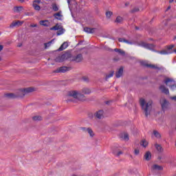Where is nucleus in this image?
I'll list each match as a JSON object with an SVG mask.
<instances>
[{
	"mask_svg": "<svg viewBox=\"0 0 176 176\" xmlns=\"http://www.w3.org/2000/svg\"><path fill=\"white\" fill-rule=\"evenodd\" d=\"M134 153L136 156H138V155H140V149L135 148L134 151Z\"/></svg>",
	"mask_w": 176,
	"mask_h": 176,
	"instance_id": "nucleus-44",
	"label": "nucleus"
},
{
	"mask_svg": "<svg viewBox=\"0 0 176 176\" xmlns=\"http://www.w3.org/2000/svg\"><path fill=\"white\" fill-rule=\"evenodd\" d=\"M123 75V67H120L118 71L116 73V77L117 78H120Z\"/></svg>",
	"mask_w": 176,
	"mask_h": 176,
	"instance_id": "nucleus-22",
	"label": "nucleus"
},
{
	"mask_svg": "<svg viewBox=\"0 0 176 176\" xmlns=\"http://www.w3.org/2000/svg\"><path fill=\"white\" fill-rule=\"evenodd\" d=\"M67 102H77V101H85L86 97L80 91L72 90L67 92L66 96Z\"/></svg>",
	"mask_w": 176,
	"mask_h": 176,
	"instance_id": "nucleus-1",
	"label": "nucleus"
},
{
	"mask_svg": "<svg viewBox=\"0 0 176 176\" xmlns=\"http://www.w3.org/2000/svg\"><path fill=\"white\" fill-rule=\"evenodd\" d=\"M41 0H34V1H33V3L39 4V3H41Z\"/></svg>",
	"mask_w": 176,
	"mask_h": 176,
	"instance_id": "nucleus-48",
	"label": "nucleus"
},
{
	"mask_svg": "<svg viewBox=\"0 0 176 176\" xmlns=\"http://www.w3.org/2000/svg\"><path fill=\"white\" fill-rule=\"evenodd\" d=\"M112 14H113L112 12L108 11V12H106V17L107 19H111V16H112Z\"/></svg>",
	"mask_w": 176,
	"mask_h": 176,
	"instance_id": "nucleus-41",
	"label": "nucleus"
},
{
	"mask_svg": "<svg viewBox=\"0 0 176 176\" xmlns=\"http://www.w3.org/2000/svg\"><path fill=\"white\" fill-rule=\"evenodd\" d=\"M174 47V45H169L166 47L167 50H164L162 51L158 52L160 54H171L173 53V48Z\"/></svg>",
	"mask_w": 176,
	"mask_h": 176,
	"instance_id": "nucleus-7",
	"label": "nucleus"
},
{
	"mask_svg": "<svg viewBox=\"0 0 176 176\" xmlns=\"http://www.w3.org/2000/svg\"><path fill=\"white\" fill-rule=\"evenodd\" d=\"M95 116L97 119H102V118H104V110H99L96 111Z\"/></svg>",
	"mask_w": 176,
	"mask_h": 176,
	"instance_id": "nucleus-13",
	"label": "nucleus"
},
{
	"mask_svg": "<svg viewBox=\"0 0 176 176\" xmlns=\"http://www.w3.org/2000/svg\"><path fill=\"white\" fill-rule=\"evenodd\" d=\"M140 45L143 47H145V49H148L149 50H153L155 49V45L153 44H148L144 42H142Z\"/></svg>",
	"mask_w": 176,
	"mask_h": 176,
	"instance_id": "nucleus-11",
	"label": "nucleus"
},
{
	"mask_svg": "<svg viewBox=\"0 0 176 176\" xmlns=\"http://www.w3.org/2000/svg\"><path fill=\"white\" fill-rule=\"evenodd\" d=\"M111 151H112V153H113V155H115V151L118 152V151H120V149L118 146H114L111 148Z\"/></svg>",
	"mask_w": 176,
	"mask_h": 176,
	"instance_id": "nucleus-37",
	"label": "nucleus"
},
{
	"mask_svg": "<svg viewBox=\"0 0 176 176\" xmlns=\"http://www.w3.org/2000/svg\"><path fill=\"white\" fill-rule=\"evenodd\" d=\"M44 45H45V49H47V47H49L50 46V45H52V41L45 43Z\"/></svg>",
	"mask_w": 176,
	"mask_h": 176,
	"instance_id": "nucleus-43",
	"label": "nucleus"
},
{
	"mask_svg": "<svg viewBox=\"0 0 176 176\" xmlns=\"http://www.w3.org/2000/svg\"><path fill=\"white\" fill-rule=\"evenodd\" d=\"M155 146L158 152H160V153L163 152L164 149H163V147H162V145L155 144Z\"/></svg>",
	"mask_w": 176,
	"mask_h": 176,
	"instance_id": "nucleus-29",
	"label": "nucleus"
},
{
	"mask_svg": "<svg viewBox=\"0 0 176 176\" xmlns=\"http://www.w3.org/2000/svg\"><path fill=\"white\" fill-rule=\"evenodd\" d=\"M173 2H174V0H170V1H169V3H173Z\"/></svg>",
	"mask_w": 176,
	"mask_h": 176,
	"instance_id": "nucleus-55",
	"label": "nucleus"
},
{
	"mask_svg": "<svg viewBox=\"0 0 176 176\" xmlns=\"http://www.w3.org/2000/svg\"><path fill=\"white\" fill-rule=\"evenodd\" d=\"M119 42H124V43H127L128 45H131L133 43L129 40H126L125 38H118Z\"/></svg>",
	"mask_w": 176,
	"mask_h": 176,
	"instance_id": "nucleus-27",
	"label": "nucleus"
},
{
	"mask_svg": "<svg viewBox=\"0 0 176 176\" xmlns=\"http://www.w3.org/2000/svg\"><path fill=\"white\" fill-rule=\"evenodd\" d=\"M54 17L56 19V20H62V17H63V12L62 11H59L55 14H54Z\"/></svg>",
	"mask_w": 176,
	"mask_h": 176,
	"instance_id": "nucleus-17",
	"label": "nucleus"
},
{
	"mask_svg": "<svg viewBox=\"0 0 176 176\" xmlns=\"http://www.w3.org/2000/svg\"><path fill=\"white\" fill-rule=\"evenodd\" d=\"M170 7H168V9H170Z\"/></svg>",
	"mask_w": 176,
	"mask_h": 176,
	"instance_id": "nucleus-62",
	"label": "nucleus"
},
{
	"mask_svg": "<svg viewBox=\"0 0 176 176\" xmlns=\"http://www.w3.org/2000/svg\"><path fill=\"white\" fill-rule=\"evenodd\" d=\"M114 60H115L116 61H119V60H120V58L116 59V58H115Z\"/></svg>",
	"mask_w": 176,
	"mask_h": 176,
	"instance_id": "nucleus-57",
	"label": "nucleus"
},
{
	"mask_svg": "<svg viewBox=\"0 0 176 176\" xmlns=\"http://www.w3.org/2000/svg\"><path fill=\"white\" fill-rule=\"evenodd\" d=\"M82 93L83 94H90V93H91V91L89 88H84L82 89Z\"/></svg>",
	"mask_w": 176,
	"mask_h": 176,
	"instance_id": "nucleus-32",
	"label": "nucleus"
},
{
	"mask_svg": "<svg viewBox=\"0 0 176 176\" xmlns=\"http://www.w3.org/2000/svg\"><path fill=\"white\" fill-rule=\"evenodd\" d=\"M13 10L15 13H20V12H23V10H24V7L15 6V7H14Z\"/></svg>",
	"mask_w": 176,
	"mask_h": 176,
	"instance_id": "nucleus-21",
	"label": "nucleus"
},
{
	"mask_svg": "<svg viewBox=\"0 0 176 176\" xmlns=\"http://www.w3.org/2000/svg\"><path fill=\"white\" fill-rule=\"evenodd\" d=\"M24 24V21H14L10 25V28H14V27H21Z\"/></svg>",
	"mask_w": 176,
	"mask_h": 176,
	"instance_id": "nucleus-9",
	"label": "nucleus"
},
{
	"mask_svg": "<svg viewBox=\"0 0 176 176\" xmlns=\"http://www.w3.org/2000/svg\"><path fill=\"white\" fill-rule=\"evenodd\" d=\"M160 102L164 112L170 109V102L166 98H161Z\"/></svg>",
	"mask_w": 176,
	"mask_h": 176,
	"instance_id": "nucleus-6",
	"label": "nucleus"
},
{
	"mask_svg": "<svg viewBox=\"0 0 176 176\" xmlns=\"http://www.w3.org/2000/svg\"><path fill=\"white\" fill-rule=\"evenodd\" d=\"M81 129L82 131H84V133H87V131H89V128L86 127H81Z\"/></svg>",
	"mask_w": 176,
	"mask_h": 176,
	"instance_id": "nucleus-45",
	"label": "nucleus"
},
{
	"mask_svg": "<svg viewBox=\"0 0 176 176\" xmlns=\"http://www.w3.org/2000/svg\"><path fill=\"white\" fill-rule=\"evenodd\" d=\"M170 100H173L174 101H176V96L170 97Z\"/></svg>",
	"mask_w": 176,
	"mask_h": 176,
	"instance_id": "nucleus-52",
	"label": "nucleus"
},
{
	"mask_svg": "<svg viewBox=\"0 0 176 176\" xmlns=\"http://www.w3.org/2000/svg\"><path fill=\"white\" fill-rule=\"evenodd\" d=\"M140 104L146 118L150 116L151 112H152V104H153V101L151 99L140 98Z\"/></svg>",
	"mask_w": 176,
	"mask_h": 176,
	"instance_id": "nucleus-2",
	"label": "nucleus"
},
{
	"mask_svg": "<svg viewBox=\"0 0 176 176\" xmlns=\"http://www.w3.org/2000/svg\"><path fill=\"white\" fill-rule=\"evenodd\" d=\"M61 25H59L58 24H56L55 26H53L50 28V31H57L58 30H60V28Z\"/></svg>",
	"mask_w": 176,
	"mask_h": 176,
	"instance_id": "nucleus-34",
	"label": "nucleus"
},
{
	"mask_svg": "<svg viewBox=\"0 0 176 176\" xmlns=\"http://www.w3.org/2000/svg\"><path fill=\"white\" fill-rule=\"evenodd\" d=\"M68 47V43L64 42L60 47L58 48V52H63V50L67 49Z\"/></svg>",
	"mask_w": 176,
	"mask_h": 176,
	"instance_id": "nucleus-23",
	"label": "nucleus"
},
{
	"mask_svg": "<svg viewBox=\"0 0 176 176\" xmlns=\"http://www.w3.org/2000/svg\"><path fill=\"white\" fill-rule=\"evenodd\" d=\"M32 91H35V88L34 87H28L19 89L16 94L17 97H24L25 94H28V93H32Z\"/></svg>",
	"mask_w": 176,
	"mask_h": 176,
	"instance_id": "nucleus-3",
	"label": "nucleus"
},
{
	"mask_svg": "<svg viewBox=\"0 0 176 176\" xmlns=\"http://www.w3.org/2000/svg\"><path fill=\"white\" fill-rule=\"evenodd\" d=\"M0 61H2V58L0 56Z\"/></svg>",
	"mask_w": 176,
	"mask_h": 176,
	"instance_id": "nucleus-59",
	"label": "nucleus"
},
{
	"mask_svg": "<svg viewBox=\"0 0 176 176\" xmlns=\"http://www.w3.org/2000/svg\"><path fill=\"white\" fill-rule=\"evenodd\" d=\"M84 31L87 34H94V32H97V28H85Z\"/></svg>",
	"mask_w": 176,
	"mask_h": 176,
	"instance_id": "nucleus-12",
	"label": "nucleus"
},
{
	"mask_svg": "<svg viewBox=\"0 0 176 176\" xmlns=\"http://www.w3.org/2000/svg\"><path fill=\"white\" fill-rule=\"evenodd\" d=\"M88 134H89L90 137H94V132L93 131V129L91 128H88L87 131Z\"/></svg>",
	"mask_w": 176,
	"mask_h": 176,
	"instance_id": "nucleus-38",
	"label": "nucleus"
},
{
	"mask_svg": "<svg viewBox=\"0 0 176 176\" xmlns=\"http://www.w3.org/2000/svg\"><path fill=\"white\" fill-rule=\"evenodd\" d=\"M71 61H75L76 63H80V61H83V55L82 54H79L76 56H71Z\"/></svg>",
	"mask_w": 176,
	"mask_h": 176,
	"instance_id": "nucleus-8",
	"label": "nucleus"
},
{
	"mask_svg": "<svg viewBox=\"0 0 176 176\" xmlns=\"http://www.w3.org/2000/svg\"><path fill=\"white\" fill-rule=\"evenodd\" d=\"M19 2H21V3H24V1L25 0H18Z\"/></svg>",
	"mask_w": 176,
	"mask_h": 176,
	"instance_id": "nucleus-53",
	"label": "nucleus"
},
{
	"mask_svg": "<svg viewBox=\"0 0 176 176\" xmlns=\"http://www.w3.org/2000/svg\"><path fill=\"white\" fill-rule=\"evenodd\" d=\"M164 83L168 87H170V90H176V83L175 80L171 78L166 77L165 79L164 80Z\"/></svg>",
	"mask_w": 176,
	"mask_h": 176,
	"instance_id": "nucleus-4",
	"label": "nucleus"
},
{
	"mask_svg": "<svg viewBox=\"0 0 176 176\" xmlns=\"http://www.w3.org/2000/svg\"><path fill=\"white\" fill-rule=\"evenodd\" d=\"M140 145H142V146H144V148H146L148 146V142H146V140H142Z\"/></svg>",
	"mask_w": 176,
	"mask_h": 176,
	"instance_id": "nucleus-36",
	"label": "nucleus"
},
{
	"mask_svg": "<svg viewBox=\"0 0 176 176\" xmlns=\"http://www.w3.org/2000/svg\"><path fill=\"white\" fill-rule=\"evenodd\" d=\"M135 29H136V30H138V27H135Z\"/></svg>",
	"mask_w": 176,
	"mask_h": 176,
	"instance_id": "nucleus-61",
	"label": "nucleus"
},
{
	"mask_svg": "<svg viewBox=\"0 0 176 176\" xmlns=\"http://www.w3.org/2000/svg\"><path fill=\"white\" fill-rule=\"evenodd\" d=\"M144 159L147 162H149V160L152 159V154L149 151L146 152V153L144 154Z\"/></svg>",
	"mask_w": 176,
	"mask_h": 176,
	"instance_id": "nucleus-24",
	"label": "nucleus"
},
{
	"mask_svg": "<svg viewBox=\"0 0 176 176\" xmlns=\"http://www.w3.org/2000/svg\"><path fill=\"white\" fill-rule=\"evenodd\" d=\"M114 52H116V53H118V54H120V56H122V57H124V56H126V52H124V50L122 49L115 48Z\"/></svg>",
	"mask_w": 176,
	"mask_h": 176,
	"instance_id": "nucleus-16",
	"label": "nucleus"
},
{
	"mask_svg": "<svg viewBox=\"0 0 176 176\" xmlns=\"http://www.w3.org/2000/svg\"><path fill=\"white\" fill-rule=\"evenodd\" d=\"M114 155L115 156H117L118 157H119L120 155H123V152L120 150H118V151H114Z\"/></svg>",
	"mask_w": 176,
	"mask_h": 176,
	"instance_id": "nucleus-39",
	"label": "nucleus"
},
{
	"mask_svg": "<svg viewBox=\"0 0 176 176\" xmlns=\"http://www.w3.org/2000/svg\"><path fill=\"white\" fill-rule=\"evenodd\" d=\"M122 21H123V18L122 16H117L115 21L116 23H122Z\"/></svg>",
	"mask_w": 176,
	"mask_h": 176,
	"instance_id": "nucleus-40",
	"label": "nucleus"
},
{
	"mask_svg": "<svg viewBox=\"0 0 176 176\" xmlns=\"http://www.w3.org/2000/svg\"><path fill=\"white\" fill-rule=\"evenodd\" d=\"M175 3H176V0H175Z\"/></svg>",
	"mask_w": 176,
	"mask_h": 176,
	"instance_id": "nucleus-63",
	"label": "nucleus"
},
{
	"mask_svg": "<svg viewBox=\"0 0 176 176\" xmlns=\"http://www.w3.org/2000/svg\"><path fill=\"white\" fill-rule=\"evenodd\" d=\"M67 71H71V67H61L58 68L56 70H55V72L56 74H58L60 72L64 74L65 72H67Z\"/></svg>",
	"mask_w": 176,
	"mask_h": 176,
	"instance_id": "nucleus-10",
	"label": "nucleus"
},
{
	"mask_svg": "<svg viewBox=\"0 0 176 176\" xmlns=\"http://www.w3.org/2000/svg\"><path fill=\"white\" fill-rule=\"evenodd\" d=\"M25 16H34V12H25Z\"/></svg>",
	"mask_w": 176,
	"mask_h": 176,
	"instance_id": "nucleus-47",
	"label": "nucleus"
},
{
	"mask_svg": "<svg viewBox=\"0 0 176 176\" xmlns=\"http://www.w3.org/2000/svg\"><path fill=\"white\" fill-rule=\"evenodd\" d=\"M160 90L162 91V93H164V94H170V91L168 90V88L166 87V86L164 85H162L160 87Z\"/></svg>",
	"mask_w": 176,
	"mask_h": 176,
	"instance_id": "nucleus-14",
	"label": "nucleus"
},
{
	"mask_svg": "<svg viewBox=\"0 0 176 176\" xmlns=\"http://www.w3.org/2000/svg\"><path fill=\"white\" fill-rule=\"evenodd\" d=\"M6 97H8V98H17V95L16 94H6Z\"/></svg>",
	"mask_w": 176,
	"mask_h": 176,
	"instance_id": "nucleus-31",
	"label": "nucleus"
},
{
	"mask_svg": "<svg viewBox=\"0 0 176 176\" xmlns=\"http://www.w3.org/2000/svg\"><path fill=\"white\" fill-rule=\"evenodd\" d=\"M139 133H140L139 130L135 129L133 132V135H138Z\"/></svg>",
	"mask_w": 176,
	"mask_h": 176,
	"instance_id": "nucleus-46",
	"label": "nucleus"
},
{
	"mask_svg": "<svg viewBox=\"0 0 176 176\" xmlns=\"http://www.w3.org/2000/svg\"><path fill=\"white\" fill-rule=\"evenodd\" d=\"M32 120H34V122H41L42 117L40 116H34L32 117Z\"/></svg>",
	"mask_w": 176,
	"mask_h": 176,
	"instance_id": "nucleus-28",
	"label": "nucleus"
},
{
	"mask_svg": "<svg viewBox=\"0 0 176 176\" xmlns=\"http://www.w3.org/2000/svg\"><path fill=\"white\" fill-rule=\"evenodd\" d=\"M52 10H54V12H58L60 7L58 6L57 4H56V3H54L52 4Z\"/></svg>",
	"mask_w": 176,
	"mask_h": 176,
	"instance_id": "nucleus-26",
	"label": "nucleus"
},
{
	"mask_svg": "<svg viewBox=\"0 0 176 176\" xmlns=\"http://www.w3.org/2000/svg\"><path fill=\"white\" fill-rule=\"evenodd\" d=\"M21 45H22L21 44H19V45H18V47H21Z\"/></svg>",
	"mask_w": 176,
	"mask_h": 176,
	"instance_id": "nucleus-58",
	"label": "nucleus"
},
{
	"mask_svg": "<svg viewBox=\"0 0 176 176\" xmlns=\"http://www.w3.org/2000/svg\"><path fill=\"white\" fill-rule=\"evenodd\" d=\"M67 3L69 5V3H71V0H67Z\"/></svg>",
	"mask_w": 176,
	"mask_h": 176,
	"instance_id": "nucleus-56",
	"label": "nucleus"
},
{
	"mask_svg": "<svg viewBox=\"0 0 176 176\" xmlns=\"http://www.w3.org/2000/svg\"><path fill=\"white\" fill-rule=\"evenodd\" d=\"M141 64H142V65H144V67H146V64H148V63L146 62H145V61H142Z\"/></svg>",
	"mask_w": 176,
	"mask_h": 176,
	"instance_id": "nucleus-50",
	"label": "nucleus"
},
{
	"mask_svg": "<svg viewBox=\"0 0 176 176\" xmlns=\"http://www.w3.org/2000/svg\"><path fill=\"white\" fill-rule=\"evenodd\" d=\"M145 65L147 68H151L152 69H157L158 71L163 69V67H159L157 65L146 64Z\"/></svg>",
	"mask_w": 176,
	"mask_h": 176,
	"instance_id": "nucleus-15",
	"label": "nucleus"
},
{
	"mask_svg": "<svg viewBox=\"0 0 176 176\" xmlns=\"http://www.w3.org/2000/svg\"><path fill=\"white\" fill-rule=\"evenodd\" d=\"M39 24L43 27H49L50 25V22L49 20L40 21Z\"/></svg>",
	"mask_w": 176,
	"mask_h": 176,
	"instance_id": "nucleus-19",
	"label": "nucleus"
},
{
	"mask_svg": "<svg viewBox=\"0 0 176 176\" xmlns=\"http://www.w3.org/2000/svg\"><path fill=\"white\" fill-rule=\"evenodd\" d=\"M30 27H31L32 28H36V27H38V25H37V24H31V25H30Z\"/></svg>",
	"mask_w": 176,
	"mask_h": 176,
	"instance_id": "nucleus-49",
	"label": "nucleus"
},
{
	"mask_svg": "<svg viewBox=\"0 0 176 176\" xmlns=\"http://www.w3.org/2000/svg\"><path fill=\"white\" fill-rule=\"evenodd\" d=\"M153 133L155 138H157L158 140H160V138H162V135L159 131L154 130Z\"/></svg>",
	"mask_w": 176,
	"mask_h": 176,
	"instance_id": "nucleus-25",
	"label": "nucleus"
},
{
	"mask_svg": "<svg viewBox=\"0 0 176 176\" xmlns=\"http://www.w3.org/2000/svg\"><path fill=\"white\" fill-rule=\"evenodd\" d=\"M152 170H154L155 171H162L163 170V167L160 165L154 164L151 167Z\"/></svg>",
	"mask_w": 176,
	"mask_h": 176,
	"instance_id": "nucleus-18",
	"label": "nucleus"
},
{
	"mask_svg": "<svg viewBox=\"0 0 176 176\" xmlns=\"http://www.w3.org/2000/svg\"><path fill=\"white\" fill-rule=\"evenodd\" d=\"M3 50V45H0V52H2Z\"/></svg>",
	"mask_w": 176,
	"mask_h": 176,
	"instance_id": "nucleus-51",
	"label": "nucleus"
},
{
	"mask_svg": "<svg viewBox=\"0 0 176 176\" xmlns=\"http://www.w3.org/2000/svg\"><path fill=\"white\" fill-rule=\"evenodd\" d=\"M113 74H115V72L111 71L108 74H106L105 80H108V79H109V78H112V76H113Z\"/></svg>",
	"mask_w": 176,
	"mask_h": 176,
	"instance_id": "nucleus-30",
	"label": "nucleus"
},
{
	"mask_svg": "<svg viewBox=\"0 0 176 176\" xmlns=\"http://www.w3.org/2000/svg\"><path fill=\"white\" fill-rule=\"evenodd\" d=\"M139 10H140V7L135 6V7L133 8V13H137V12H138Z\"/></svg>",
	"mask_w": 176,
	"mask_h": 176,
	"instance_id": "nucleus-42",
	"label": "nucleus"
},
{
	"mask_svg": "<svg viewBox=\"0 0 176 176\" xmlns=\"http://www.w3.org/2000/svg\"><path fill=\"white\" fill-rule=\"evenodd\" d=\"M173 52H174L175 53H176V50H174Z\"/></svg>",
	"mask_w": 176,
	"mask_h": 176,
	"instance_id": "nucleus-60",
	"label": "nucleus"
},
{
	"mask_svg": "<svg viewBox=\"0 0 176 176\" xmlns=\"http://www.w3.org/2000/svg\"><path fill=\"white\" fill-rule=\"evenodd\" d=\"M120 138H121V140H123L124 141H129V133H122L120 135Z\"/></svg>",
	"mask_w": 176,
	"mask_h": 176,
	"instance_id": "nucleus-20",
	"label": "nucleus"
},
{
	"mask_svg": "<svg viewBox=\"0 0 176 176\" xmlns=\"http://www.w3.org/2000/svg\"><path fill=\"white\" fill-rule=\"evenodd\" d=\"M129 5H130L129 3H125V6H129Z\"/></svg>",
	"mask_w": 176,
	"mask_h": 176,
	"instance_id": "nucleus-54",
	"label": "nucleus"
},
{
	"mask_svg": "<svg viewBox=\"0 0 176 176\" xmlns=\"http://www.w3.org/2000/svg\"><path fill=\"white\" fill-rule=\"evenodd\" d=\"M32 6L34 9V10H41V6L38 3H33Z\"/></svg>",
	"mask_w": 176,
	"mask_h": 176,
	"instance_id": "nucleus-35",
	"label": "nucleus"
},
{
	"mask_svg": "<svg viewBox=\"0 0 176 176\" xmlns=\"http://www.w3.org/2000/svg\"><path fill=\"white\" fill-rule=\"evenodd\" d=\"M64 34V29H63V27L60 26V28L57 30L56 35H63Z\"/></svg>",
	"mask_w": 176,
	"mask_h": 176,
	"instance_id": "nucleus-33",
	"label": "nucleus"
},
{
	"mask_svg": "<svg viewBox=\"0 0 176 176\" xmlns=\"http://www.w3.org/2000/svg\"><path fill=\"white\" fill-rule=\"evenodd\" d=\"M72 54L69 52H66L60 56H58L55 58L56 63H63L65 61V60H68L69 58H71Z\"/></svg>",
	"mask_w": 176,
	"mask_h": 176,
	"instance_id": "nucleus-5",
	"label": "nucleus"
}]
</instances>
